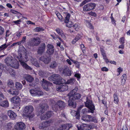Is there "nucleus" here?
Instances as JSON below:
<instances>
[{
	"label": "nucleus",
	"instance_id": "nucleus-1",
	"mask_svg": "<svg viewBox=\"0 0 130 130\" xmlns=\"http://www.w3.org/2000/svg\"><path fill=\"white\" fill-rule=\"evenodd\" d=\"M5 62L8 66L15 69H18L19 68V64L18 61L12 57H7L5 59Z\"/></svg>",
	"mask_w": 130,
	"mask_h": 130
},
{
	"label": "nucleus",
	"instance_id": "nucleus-2",
	"mask_svg": "<svg viewBox=\"0 0 130 130\" xmlns=\"http://www.w3.org/2000/svg\"><path fill=\"white\" fill-rule=\"evenodd\" d=\"M17 58L19 60L21 64L24 68L26 70H32V68L25 63V62H27L29 60L28 57L26 55H25V57L24 58L21 54H19V55L17 56Z\"/></svg>",
	"mask_w": 130,
	"mask_h": 130
},
{
	"label": "nucleus",
	"instance_id": "nucleus-3",
	"mask_svg": "<svg viewBox=\"0 0 130 130\" xmlns=\"http://www.w3.org/2000/svg\"><path fill=\"white\" fill-rule=\"evenodd\" d=\"M48 80L50 81H55L54 83L56 85L63 84L66 82V80L62 79L59 75L57 74H54L48 77Z\"/></svg>",
	"mask_w": 130,
	"mask_h": 130
},
{
	"label": "nucleus",
	"instance_id": "nucleus-4",
	"mask_svg": "<svg viewBox=\"0 0 130 130\" xmlns=\"http://www.w3.org/2000/svg\"><path fill=\"white\" fill-rule=\"evenodd\" d=\"M78 89L76 87L75 89L71 91L67 95L69 96V99L74 100L79 99L81 97V95L79 93H76Z\"/></svg>",
	"mask_w": 130,
	"mask_h": 130
},
{
	"label": "nucleus",
	"instance_id": "nucleus-5",
	"mask_svg": "<svg viewBox=\"0 0 130 130\" xmlns=\"http://www.w3.org/2000/svg\"><path fill=\"white\" fill-rule=\"evenodd\" d=\"M86 102H85V104L86 106L89 109L88 112L92 113H93L94 110H95V107L92 103V101L90 100L88 97L86 98Z\"/></svg>",
	"mask_w": 130,
	"mask_h": 130
},
{
	"label": "nucleus",
	"instance_id": "nucleus-6",
	"mask_svg": "<svg viewBox=\"0 0 130 130\" xmlns=\"http://www.w3.org/2000/svg\"><path fill=\"white\" fill-rule=\"evenodd\" d=\"M41 42L40 39L39 38H34L31 39L29 42V45L32 46H37L40 44Z\"/></svg>",
	"mask_w": 130,
	"mask_h": 130
},
{
	"label": "nucleus",
	"instance_id": "nucleus-7",
	"mask_svg": "<svg viewBox=\"0 0 130 130\" xmlns=\"http://www.w3.org/2000/svg\"><path fill=\"white\" fill-rule=\"evenodd\" d=\"M65 104L64 102L62 101H59L55 104V105L52 106V108L55 111H57L58 109V107L60 109H62L65 106Z\"/></svg>",
	"mask_w": 130,
	"mask_h": 130
},
{
	"label": "nucleus",
	"instance_id": "nucleus-8",
	"mask_svg": "<svg viewBox=\"0 0 130 130\" xmlns=\"http://www.w3.org/2000/svg\"><path fill=\"white\" fill-rule=\"evenodd\" d=\"M95 6V4L94 3H89L84 6L83 10L84 11H89L94 9Z\"/></svg>",
	"mask_w": 130,
	"mask_h": 130
},
{
	"label": "nucleus",
	"instance_id": "nucleus-9",
	"mask_svg": "<svg viewBox=\"0 0 130 130\" xmlns=\"http://www.w3.org/2000/svg\"><path fill=\"white\" fill-rule=\"evenodd\" d=\"M72 126V124L70 123H67L61 125L59 128L56 127L55 130H63L66 129L69 130Z\"/></svg>",
	"mask_w": 130,
	"mask_h": 130
},
{
	"label": "nucleus",
	"instance_id": "nucleus-10",
	"mask_svg": "<svg viewBox=\"0 0 130 130\" xmlns=\"http://www.w3.org/2000/svg\"><path fill=\"white\" fill-rule=\"evenodd\" d=\"M14 127L16 130H23L25 128L26 126L23 122H17L14 125Z\"/></svg>",
	"mask_w": 130,
	"mask_h": 130
},
{
	"label": "nucleus",
	"instance_id": "nucleus-11",
	"mask_svg": "<svg viewBox=\"0 0 130 130\" xmlns=\"http://www.w3.org/2000/svg\"><path fill=\"white\" fill-rule=\"evenodd\" d=\"M41 84L43 89L47 91H48L49 89L48 88V86H50L52 84L50 82L45 80L44 78H42L41 80Z\"/></svg>",
	"mask_w": 130,
	"mask_h": 130
},
{
	"label": "nucleus",
	"instance_id": "nucleus-12",
	"mask_svg": "<svg viewBox=\"0 0 130 130\" xmlns=\"http://www.w3.org/2000/svg\"><path fill=\"white\" fill-rule=\"evenodd\" d=\"M48 106L47 104H42L39 109V113L38 116L42 115L46 110L48 109Z\"/></svg>",
	"mask_w": 130,
	"mask_h": 130
},
{
	"label": "nucleus",
	"instance_id": "nucleus-13",
	"mask_svg": "<svg viewBox=\"0 0 130 130\" xmlns=\"http://www.w3.org/2000/svg\"><path fill=\"white\" fill-rule=\"evenodd\" d=\"M40 60L46 64H48L51 60L50 56L46 55H44L41 56L40 58Z\"/></svg>",
	"mask_w": 130,
	"mask_h": 130
},
{
	"label": "nucleus",
	"instance_id": "nucleus-14",
	"mask_svg": "<svg viewBox=\"0 0 130 130\" xmlns=\"http://www.w3.org/2000/svg\"><path fill=\"white\" fill-rule=\"evenodd\" d=\"M82 119L85 121L89 122L93 121L95 122H97V121L96 119L92 118L90 115H87L83 116L82 118Z\"/></svg>",
	"mask_w": 130,
	"mask_h": 130
},
{
	"label": "nucleus",
	"instance_id": "nucleus-15",
	"mask_svg": "<svg viewBox=\"0 0 130 130\" xmlns=\"http://www.w3.org/2000/svg\"><path fill=\"white\" fill-rule=\"evenodd\" d=\"M34 110L32 106H26L24 109V112L27 115H30Z\"/></svg>",
	"mask_w": 130,
	"mask_h": 130
},
{
	"label": "nucleus",
	"instance_id": "nucleus-16",
	"mask_svg": "<svg viewBox=\"0 0 130 130\" xmlns=\"http://www.w3.org/2000/svg\"><path fill=\"white\" fill-rule=\"evenodd\" d=\"M47 50L46 52L50 55L53 54L54 52V48L53 46L51 44H48L47 45Z\"/></svg>",
	"mask_w": 130,
	"mask_h": 130
},
{
	"label": "nucleus",
	"instance_id": "nucleus-17",
	"mask_svg": "<svg viewBox=\"0 0 130 130\" xmlns=\"http://www.w3.org/2000/svg\"><path fill=\"white\" fill-rule=\"evenodd\" d=\"M7 92L10 94L12 95H18L19 92L18 90L16 89L11 88L7 90Z\"/></svg>",
	"mask_w": 130,
	"mask_h": 130
},
{
	"label": "nucleus",
	"instance_id": "nucleus-18",
	"mask_svg": "<svg viewBox=\"0 0 130 130\" xmlns=\"http://www.w3.org/2000/svg\"><path fill=\"white\" fill-rule=\"evenodd\" d=\"M68 89V86L66 85H61L57 88V90L59 91H64L67 90Z\"/></svg>",
	"mask_w": 130,
	"mask_h": 130
},
{
	"label": "nucleus",
	"instance_id": "nucleus-19",
	"mask_svg": "<svg viewBox=\"0 0 130 130\" xmlns=\"http://www.w3.org/2000/svg\"><path fill=\"white\" fill-rule=\"evenodd\" d=\"M45 44L44 43H43L39 48L37 52L38 54L41 55L45 51Z\"/></svg>",
	"mask_w": 130,
	"mask_h": 130
},
{
	"label": "nucleus",
	"instance_id": "nucleus-20",
	"mask_svg": "<svg viewBox=\"0 0 130 130\" xmlns=\"http://www.w3.org/2000/svg\"><path fill=\"white\" fill-rule=\"evenodd\" d=\"M7 114L9 118L12 120L15 119L17 116L14 112L11 110L8 111Z\"/></svg>",
	"mask_w": 130,
	"mask_h": 130
},
{
	"label": "nucleus",
	"instance_id": "nucleus-21",
	"mask_svg": "<svg viewBox=\"0 0 130 130\" xmlns=\"http://www.w3.org/2000/svg\"><path fill=\"white\" fill-rule=\"evenodd\" d=\"M13 124L11 122H9L7 123L6 125L3 126L4 130H11L12 129Z\"/></svg>",
	"mask_w": 130,
	"mask_h": 130
},
{
	"label": "nucleus",
	"instance_id": "nucleus-22",
	"mask_svg": "<svg viewBox=\"0 0 130 130\" xmlns=\"http://www.w3.org/2000/svg\"><path fill=\"white\" fill-rule=\"evenodd\" d=\"M12 103L14 104H17L20 101V98L17 96L13 97L10 99Z\"/></svg>",
	"mask_w": 130,
	"mask_h": 130
},
{
	"label": "nucleus",
	"instance_id": "nucleus-23",
	"mask_svg": "<svg viewBox=\"0 0 130 130\" xmlns=\"http://www.w3.org/2000/svg\"><path fill=\"white\" fill-rule=\"evenodd\" d=\"M55 30L58 34L61 37L64 39H66V36L63 31L60 29L57 28Z\"/></svg>",
	"mask_w": 130,
	"mask_h": 130
},
{
	"label": "nucleus",
	"instance_id": "nucleus-24",
	"mask_svg": "<svg viewBox=\"0 0 130 130\" xmlns=\"http://www.w3.org/2000/svg\"><path fill=\"white\" fill-rule=\"evenodd\" d=\"M30 61L32 64L34 65L36 67H40L39 63H38V61L35 58L31 57L30 59Z\"/></svg>",
	"mask_w": 130,
	"mask_h": 130
},
{
	"label": "nucleus",
	"instance_id": "nucleus-25",
	"mask_svg": "<svg viewBox=\"0 0 130 130\" xmlns=\"http://www.w3.org/2000/svg\"><path fill=\"white\" fill-rule=\"evenodd\" d=\"M0 106L4 108H7L9 106V103L7 100L0 101Z\"/></svg>",
	"mask_w": 130,
	"mask_h": 130
},
{
	"label": "nucleus",
	"instance_id": "nucleus-26",
	"mask_svg": "<svg viewBox=\"0 0 130 130\" xmlns=\"http://www.w3.org/2000/svg\"><path fill=\"white\" fill-rule=\"evenodd\" d=\"M63 74L65 76H70L71 75L72 73L70 70L66 68L63 70Z\"/></svg>",
	"mask_w": 130,
	"mask_h": 130
},
{
	"label": "nucleus",
	"instance_id": "nucleus-27",
	"mask_svg": "<svg viewBox=\"0 0 130 130\" xmlns=\"http://www.w3.org/2000/svg\"><path fill=\"white\" fill-rule=\"evenodd\" d=\"M25 76V79L28 82L30 83L34 80V78L30 75H26Z\"/></svg>",
	"mask_w": 130,
	"mask_h": 130
},
{
	"label": "nucleus",
	"instance_id": "nucleus-28",
	"mask_svg": "<svg viewBox=\"0 0 130 130\" xmlns=\"http://www.w3.org/2000/svg\"><path fill=\"white\" fill-rule=\"evenodd\" d=\"M58 66L57 63L55 61H54L51 63L50 65V67L51 69L56 68Z\"/></svg>",
	"mask_w": 130,
	"mask_h": 130
},
{
	"label": "nucleus",
	"instance_id": "nucleus-29",
	"mask_svg": "<svg viewBox=\"0 0 130 130\" xmlns=\"http://www.w3.org/2000/svg\"><path fill=\"white\" fill-rule=\"evenodd\" d=\"M68 101V105L70 107L75 108L76 106V103L75 102H73L71 99H70Z\"/></svg>",
	"mask_w": 130,
	"mask_h": 130
},
{
	"label": "nucleus",
	"instance_id": "nucleus-30",
	"mask_svg": "<svg viewBox=\"0 0 130 130\" xmlns=\"http://www.w3.org/2000/svg\"><path fill=\"white\" fill-rule=\"evenodd\" d=\"M15 85L16 88L18 90H21L23 87L22 84L19 82H16L15 83Z\"/></svg>",
	"mask_w": 130,
	"mask_h": 130
},
{
	"label": "nucleus",
	"instance_id": "nucleus-31",
	"mask_svg": "<svg viewBox=\"0 0 130 130\" xmlns=\"http://www.w3.org/2000/svg\"><path fill=\"white\" fill-rule=\"evenodd\" d=\"M47 123L45 122L41 123L39 124V128L40 129H43L48 126L47 125Z\"/></svg>",
	"mask_w": 130,
	"mask_h": 130
},
{
	"label": "nucleus",
	"instance_id": "nucleus-32",
	"mask_svg": "<svg viewBox=\"0 0 130 130\" xmlns=\"http://www.w3.org/2000/svg\"><path fill=\"white\" fill-rule=\"evenodd\" d=\"M7 70L8 71L10 74L12 76H14L15 75V72L14 71L12 68H10L8 69H7Z\"/></svg>",
	"mask_w": 130,
	"mask_h": 130
},
{
	"label": "nucleus",
	"instance_id": "nucleus-33",
	"mask_svg": "<svg viewBox=\"0 0 130 130\" xmlns=\"http://www.w3.org/2000/svg\"><path fill=\"white\" fill-rule=\"evenodd\" d=\"M81 37V36L79 34L78 35L76 36L75 38L72 41L73 44H74Z\"/></svg>",
	"mask_w": 130,
	"mask_h": 130
},
{
	"label": "nucleus",
	"instance_id": "nucleus-34",
	"mask_svg": "<svg viewBox=\"0 0 130 130\" xmlns=\"http://www.w3.org/2000/svg\"><path fill=\"white\" fill-rule=\"evenodd\" d=\"M7 85L10 87H11L14 85L13 80L11 79H9L7 81Z\"/></svg>",
	"mask_w": 130,
	"mask_h": 130
},
{
	"label": "nucleus",
	"instance_id": "nucleus-35",
	"mask_svg": "<svg viewBox=\"0 0 130 130\" xmlns=\"http://www.w3.org/2000/svg\"><path fill=\"white\" fill-rule=\"evenodd\" d=\"M37 89H30L29 90V92L33 96H36L37 92Z\"/></svg>",
	"mask_w": 130,
	"mask_h": 130
},
{
	"label": "nucleus",
	"instance_id": "nucleus-36",
	"mask_svg": "<svg viewBox=\"0 0 130 130\" xmlns=\"http://www.w3.org/2000/svg\"><path fill=\"white\" fill-rule=\"evenodd\" d=\"M85 22L86 24V26L91 29H93V27L92 25L88 20H86Z\"/></svg>",
	"mask_w": 130,
	"mask_h": 130
},
{
	"label": "nucleus",
	"instance_id": "nucleus-37",
	"mask_svg": "<svg viewBox=\"0 0 130 130\" xmlns=\"http://www.w3.org/2000/svg\"><path fill=\"white\" fill-rule=\"evenodd\" d=\"M9 44L5 43L0 46V49L1 50H4L6 48L9 46Z\"/></svg>",
	"mask_w": 130,
	"mask_h": 130
},
{
	"label": "nucleus",
	"instance_id": "nucleus-38",
	"mask_svg": "<svg viewBox=\"0 0 130 130\" xmlns=\"http://www.w3.org/2000/svg\"><path fill=\"white\" fill-rule=\"evenodd\" d=\"M70 17V15L69 13H67L66 15V16L65 18L64 22L67 23L69 21Z\"/></svg>",
	"mask_w": 130,
	"mask_h": 130
},
{
	"label": "nucleus",
	"instance_id": "nucleus-39",
	"mask_svg": "<svg viewBox=\"0 0 130 130\" xmlns=\"http://www.w3.org/2000/svg\"><path fill=\"white\" fill-rule=\"evenodd\" d=\"M56 14L58 18V19L61 21H62L63 20V18L61 15L59 13L57 12H56Z\"/></svg>",
	"mask_w": 130,
	"mask_h": 130
},
{
	"label": "nucleus",
	"instance_id": "nucleus-40",
	"mask_svg": "<svg viewBox=\"0 0 130 130\" xmlns=\"http://www.w3.org/2000/svg\"><path fill=\"white\" fill-rule=\"evenodd\" d=\"M38 74L39 76L43 77H44V76H45L46 74L43 71L40 70L39 71Z\"/></svg>",
	"mask_w": 130,
	"mask_h": 130
},
{
	"label": "nucleus",
	"instance_id": "nucleus-41",
	"mask_svg": "<svg viewBox=\"0 0 130 130\" xmlns=\"http://www.w3.org/2000/svg\"><path fill=\"white\" fill-rule=\"evenodd\" d=\"M114 98V102L115 103H117L119 102V99L118 97V96L116 94H114L113 95Z\"/></svg>",
	"mask_w": 130,
	"mask_h": 130
},
{
	"label": "nucleus",
	"instance_id": "nucleus-42",
	"mask_svg": "<svg viewBox=\"0 0 130 130\" xmlns=\"http://www.w3.org/2000/svg\"><path fill=\"white\" fill-rule=\"evenodd\" d=\"M43 94V92L40 91V89H37V92L36 96H41Z\"/></svg>",
	"mask_w": 130,
	"mask_h": 130
},
{
	"label": "nucleus",
	"instance_id": "nucleus-43",
	"mask_svg": "<svg viewBox=\"0 0 130 130\" xmlns=\"http://www.w3.org/2000/svg\"><path fill=\"white\" fill-rule=\"evenodd\" d=\"M53 114L54 113H53L52 111H49L45 114V116H46L48 119L51 117Z\"/></svg>",
	"mask_w": 130,
	"mask_h": 130
},
{
	"label": "nucleus",
	"instance_id": "nucleus-44",
	"mask_svg": "<svg viewBox=\"0 0 130 130\" xmlns=\"http://www.w3.org/2000/svg\"><path fill=\"white\" fill-rule=\"evenodd\" d=\"M66 23V25L67 27H71L73 26V24L72 22L71 21H69L67 22V23Z\"/></svg>",
	"mask_w": 130,
	"mask_h": 130
},
{
	"label": "nucleus",
	"instance_id": "nucleus-45",
	"mask_svg": "<svg viewBox=\"0 0 130 130\" xmlns=\"http://www.w3.org/2000/svg\"><path fill=\"white\" fill-rule=\"evenodd\" d=\"M44 30V29L43 28L40 27H37L34 29V31L36 32L43 31Z\"/></svg>",
	"mask_w": 130,
	"mask_h": 130
},
{
	"label": "nucleus",
	"instance_id": "nucleus-46",
	"mask_svg": "<svg viewBox=\"0 0 130 130\" xmlns=\"http://www.w3.org/2000/svg\"><path fill=\"white\" fill-rule=\"evenodd\" d=\"M0 69L3 71H5V69H6L5 66L3 64L0 63Z\"/></svg>",
	"mask_w": 130,
	"mask_h": 130
},
{
	"label": "nucleus",
	"instance_id": "nucleus-47",
	"mask_svg": "<svg viewBox=\"0 0 130 130\" xmlns=\"http://www.w3.org/2000/svg\"><path fill=\"white\" fill-rule=\"evenodd\" d=\"M100 51L101 52V54L103 56V58L105 57L106 56V54L105 53V51L102 48H100Z\"/></svg>",
	"mask_w": 130,
	"mask_h": 130
},
{
	"label": "nucleus",
	"instance_id": "nucleus-48",
	"mask_svg": "<svg viewBox=\"0 0 130 130\" xmlns=\"http://www.w3.org/2000/svg\"><path fill=\"white\" fill-rule=\"evenodd\" d=\"M74 80V79H70L68 80L66 82L67 84H72L73 83V81Z\"/></svg>",
	"mask_w": 130,
	"mask_h": 130
},
{
	"label": "nucleus",
	"instance_id": "nucleus-49",
	"mask_svg": "<svg viewBox=\"0 0 130 130\" xmlns=\"http://www.w3.org/2000/svg\"><path fill=\"white\" fill-rule=\"evenodd\" d=\"M4 31V28L2 26H0V35L3 34Z\"/></svg>",
	"mask_w": 130,
	"mask_h": 130
},
{
	"label": "nucleus",
	"instance_id": "nucleus-50",
	"mask_svg": "<svg viewBox=\"0 0 130 130\" xmlns=\"http://www.w3.org/2000/svg\"><path fill=\"white\" fill-rule=\"evenodd\" d=\"M70 113L73 116H76V115H77L78 112L74 110H72L70 112Z\"/></svg>",
	"mask_w": 130,
	"mask_h": 130
},
{
	"label": "nucleus",
	"instance_id": "nucleus-51",
	"mask_svg": "<svg viewBox=\"0 0 130 130\" xmlns=\"http://www.w3.org/2000/svg\"><path fill=\"white\" fill-rule=\"evenodd\" d=\"M76 126L78 130H84L83 125H76Z\"/></svg>",
	"mask_w": 130,
	"mask_h": 130
},
{
	"label": "nucleus",
	"instance_id": "nucleus-52",
	"mask_svg": "<svg viewBox=\"0 0 130 130\" xmlns=\"http://www.w3.org/2000/svg\"><path fill=\"white\" fill-rule=\"evenodd\" d=\"M40 119L42 120H46L48 119L47 117L46 116H45V115H41L40 117Z\"/></svg>",
	"mask_w": 130,
	"mask_h": 130
},
{
	"label": "nucleus",
	"instance_id": "nucleus-53",
	"mask_svg": "<svg viewBox=\"0 0 130 130\" xmlns=\"http://www.w3.org/2000/svg\"><path fill=\"white\" fill-rule=\"evenodd\" d=\"M5 99V96L3 94L0 92V100H2Z\"/></svg>",
	"mask_w": 130,
	"mask_h": 130
},
{
	"label": "nucleus",
	"instance_id": "nucleus-54",
	"mask_svg": "<svg viewBox=\"0 0 130 130\" xmlns=\"http://www.w3.org/2000/svg\"><path fill=\"white\" fill-rule=\"evenodd\" d=\"M57 38H58L60 40V42L57 43V45L58 46L60 47V46L61 45L60 44L61 43V42H63V40L60 37H59L58 36L57 37Z\"/></svg>",
	"mask_w": 130,
	"mask_h": 130
},
{
	"label": "nucleus",
	"instance_id": "nucleus-55",
	"mask_svg": "<svg viewBox=\"0 0 130 130\" xmlns=\"http://www.w3.org/2000/svg\"><path fill=\"white\" fill-rule=\"evenodd\" d=\"M125 38L124 37H122L120 39L119 42L121 44H124V43Z\"/></svg>",
	"mask_w": 130,
	"mask_h": 130
},
{
	"label": "nucleus",
	"instance_id": "nucleus-56",
	"mask_svg": "<svg viewBox=\"0 0 130 130\" xmlns=\"http://www.w3.org/2000/svg\"><path fill=\"white\" fill-rule=\"evenodd\" d=\"M88 14L94 17H96L97 15L94 12L91 11L90 12L88 13Z\"/></svg>",
	"mask_w": 130,
	"mask_h": 130
},
{
	"label": "nucleus",
	"instance_id": "nucleus-57",
	"mask_svg": "<svg viewBox=\"0 0 130 130\" xmlns=\"http://www.w3.org/2000/svg\"><path fill=\"white\" fill-rule=\"evenodd\" d=\"M87 110V109L86 108H85L84 109H83L82 111V112L83 114H85L87 112H88V111Z\"/></svg>",
	"mask_w": 130,
	"mask_h": 130
},
{
	"label": "nucleus",
	"instance_id": "nucleus-58",
	"mask_svg": "<svg viewBox=\"0 0 130 130\" xmlns=\"http://www.w3.org/2000/svg\"><path fill=\"white\" fill-rule=\"evenodd\" d=\"M123 71V69L120 68H118L117 69V71L119 72V75L120 73H121Z\"/></svg>",
	"mask_w": 130,
	"mask_h": 130
},
{
	"label": "nucleus",
	"instance_id": "nucleus-59",
	"mask_svg": "<svg viewBox=\"0 0 130 130\" xmlns=\"http://www.w3.org/2000/svg\"><path fill=\"white\" fill-rule=\"evenodd\" d=\"M52 121L51 120H49L47 121H46L45 122H46L47 123V126H50V125L51 124V123L52 122Z\"/></svg>",
	"mask_w": 130,
	"mask_h": 130
},
{
	"label": "nucleus",
	"instance_id": "nucleus-60",
	"mask_svg": "<svg viewBox=\"0 0 130 130\" xmlns=\"http://www.w3.org/2000/svg\"><path fill=\"white\" fill-rule=\"evenodd\" d=\"M74 27V28L76 30H78V25L77 24H75L74 25H73Z\"/></svg>",
	"mask_w": 130,
	"mask_h": 130
},
{
	"label": "nucleus",
	"instance_id": "nucleus-61",
	"mask_svg": "<svg viewBox=\"0 0 130 130\" xmlns=\"http://www.w3.org/2000/svg\"><path fill=\"white\" fill-rule=\"evenodd\" d=\"M50 103L52 104V106L53 105H55L56 104L55 101L53 100H50Z\"/></svg>",
	"mask_w": 130,
	"mask_h": 130
},
{
	"label": "nucleus",
	"instance_id": "nucleus-62",
	"mask_svg": "<svg viewBox=\"0 0 130 130\" xmlns=\"http://www.w3.org/2000/svg\"><path fill=\"white\" fill-rule=\"evenodd\" d=\"M26 36H24L23 37L21 41L22 42V43H24L25 42L26 40Z\"/></svg>",
	"mask_w": 130,
	"mask_h": 130
},
{
	"label": "nucleus",
	"instance_id": "nucleus-63",
	"mask_svg": "<svg viewBox=\"0 0 130 130\" xmlns=\"http://www.w3.org/2000/svg\"><path fill=\"white\" fill-rule=\"evenodd\" d=\"M101 70L102 71H107L108 70V69L105 67L102 68L101 69Z\"/></svg>",
	"mask_w": 130,
	"mask_h": 130
},
{
	"label": "nucleus",
	"instance_id": "nucleus-64",
	"mask_svg": "<svg viewBox=\"0 0 130 130\" xmlns=\"http://www.w3.org/2000/svg\"><path fill=\"white\" fill-rule=\"evenodd\" d=\"M126 79L122 78V79L121 84L122 85H124L125 83Z\"/></svg>",
	"mask_w": 130,
	"mask_h": 130
}]
</instances>
